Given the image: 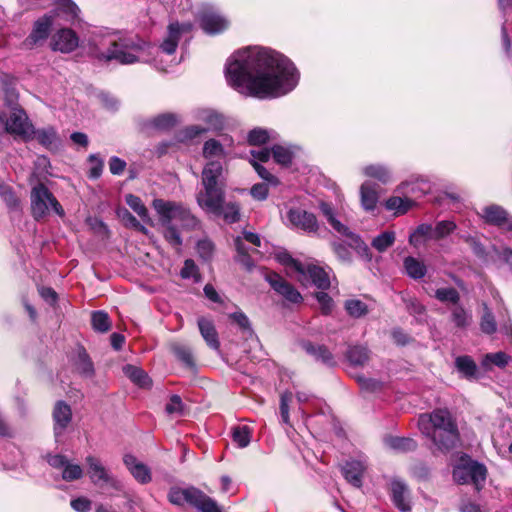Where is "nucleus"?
I'll list each match as a JSON object with an SVG mask.
<instances>
[{"instance_id":"nucleus-1","label":"nucleus","mask_w":512,"mask_h":512,"mask_svg":"<svg viewBox=\"0 0 512 512\" xmlns=\"http://www.w3.org/2000/svg\"><path fill=\"white\" fill-rule=\"evenodd\" d=\"M225 74L236 91L261 100L289 94L300 78L290 59L260 46L246 47L232 54L226 62Z\"/></svg>"},{"instance_id":"nucleus-2","label":"nucleus","mask_w":512,"mask_h":512,"mask_svg":"<svg viewBox=\"0 0 512 512\" xmlns=\"http://www.w3.org/2000/svg\"><path fill=\"white\" fill-rule=\"evenodd\" d=\"M91 53L101 61H116L122 65L147 62L152 46L138 36L115 38L112 35L93 38Z\"/></svg>"},{"instance_id":"nucleus-3","label":"nucleus","mask_w":512,"mask_h":512,"mask_svg":"<svg viewBox=\"0 0 512 512\" xmlns=\"http://www.w3.org/2000/svg\"><path fill=\"white\" fill-rule=\"evenodd\" d=\"M418 427L441 451L454 449L460 441L457 424L447 409H435L429 414H421Z\"/></svg>"},{"instance_id":"nucleus-4","label":"nucleus","mask_w":512,"mask_h":512,"mask_svg":"<svg viewBox=\"0 0 512 512\" xmlns=\"http://www.w3.org/2000/svg\"><path fill=\"white\" fill-rule=\"evenodd\" d=\"M152 207L159 217L160 224L164 227L165 240L173 248L179 250L182 245V237L174 222L179 223L183 228H194L198 223L197 219L187 207L179 202L154 199Z\"/></svg>"},{"instance_id":"nucleus-5","label":"nucleus","mask_w":512,"mask_h":512,"mask_svg":"<svg viewBox=\"0 0 512 512\" xmlns=\"http://www.w3.org/2000/svg\"><path fill=\"white\" fill-rule=\"evenodd\" d=\"M201 184L196 196L198 205L210 214L220 211L225 200V169L214 163L204 166Z\"/></svg>"},{"instance_id":"nucleus-6","label":"nucleus","mask_w":512,"mask_h":512,"mask_svg":"<svg viewBox=\"0 0 512 512\" xmlns=\"http://www.w3.org/2000/svg\"><path fill=\"white\" fill-rule=\"evenodd\" d=\"M168 500L174 505L188 503L199 512H221L215 500L195 487H172L168 492Z\"/></svg>"},{"instance_id":"nucleus-7","label":"nucleus","mask_w":512,"mask_h":512,"mask_svg":"<svg viewBox=\"0 0 512 512\" xmlns=\"http://www.w3.org/2000/svg\"><path fill=\"white\" fill-rule=\"evenodd\" d=\"M31 214L35 220L46 217L53 210L60 217L64 216V210L55 196L43 184L33 186L30 194Z\"/></svg>"},{"instance_id":"nucleus-8","label":"nucleus","mask_w":512,"mask_h":512,"mask_svg":"<svg viewBox=\"0 0 512 512\" xmlns=\"http://www.w3.org/2000/svg\"><path fill=\"white\" fill-rule=\"evenodd\" d=\"M200 27L206 34L215 35L224 32L230 24L228 18L217 7L203 3L196 12Z\"/></svg>"},{"instance_id":"nucleus-9","label":"nucleus","mask_w":512,"mask_h":512,"mask_svg":"<svg viewBox=\"0 0 512 512\" xmlns=\"http://www.w3.org/2000/svg\"><path fill=\"white\" fill-rule=\"evenodd\" d=\"M487 470L482 464L470 459H462L461 463L453 470V478L458 484L473 482L476 489L480 490L485 479Z\"/></svg>"},{"instance_id":"nucleus-10","label":"nucleus","mask_w":512,"mask_h":512,"mask_svg":"<svg viewBox=\"0 0 512 512\" xmlns=\"http://www.w3.org/2000/svg\"><path fill=\"white\" fill-rule=\"evenodd\" d=\"M232 145L233 139L228 136H223L221 140L209 139L205 141L202 148V156L206 160L205 166L214 163L224 168L223 164L228 154L226 148Z\"/></svg>"},{"instance_id":"nucleus-11","label":"nucleus","mask_w":512,"mask_h":512,"mask_svg":"<svg viewBox=\"0 0 512 512\" xmlns=\"http://www.w3.org/2000/svg\"><path fill=\"white\" fill-rule=\"evenodd\" d=\"M287 220L291 228L308 234H315L319 229L316 216L300 208H290L287 212Z\"/></svg>"},{"instance_id":"nucleus-12","label":"nucleus","mask_w":512,"mask_h":512,"mask_svg":"<svg viewBox=\"0 0 512 512\" xmlns=\"http://www.w3.org/2000/svg\"><path fill=\"white\" fill-rule=\"evenodd\" d=\"M49 46L55 52L68 54L78 48L79 37L74 30L61 28L51 36Z\"/></svg>"},{"instance_id":"nucleus-13","label":"nucleus","mask_w":512,"mask_h":512,"mask_svg":"<svg viewBox=\"0 0 512 512\" xmlns=\"http://www.w3.org/2000/svg\"><path fill=\"white\" fill-rule=\"evenodd\" d=\"M53 431L55 441L61 443L64 434L72 421L71 407L64 401H57L53 408Z\"/></svg>"},{"instance_id":"nucleus-14","label":"nucleus","mask_w":512,"mask_h":512,"mask_svg":"<svg viewBox=\"0 0 512 512\" xmlns=\"http://www.w3.org/2000/svg\"><path fill=\"white\" fill-rule=\"evenodd\" d=\"M85 462L87 465V473L93 484L99 486L107 484L113 488H118L119 482L108 472L100 459L95 456L88 455L85 458Z\"/></svg>"},{"instance_id":"nucleus-15","label":"nucleus","mask_w":512,"mask_h":512,"mask_svg":"<svg viewBox=\"0 0 512 512\" xmlns=\"http://www.w3.org/2000/svg\"><path fill=\"white\" fill-rule=\"evenodd\" d=\"M53 21V16L48 14L37 19L33 24L31 33L25 39L24 45L28 48L43 45L51 33Z\"/></svg>"},{"instance_id":"nucleus-16","label":"nucleus","mask_w":512,"mask_h":512,"mask_svg":"<svg viewBox=\"0 0 512 512\" xmlns=\"http://www.w3.org/2000/svg\"><path fill=\"white\" fill-rule=\"evenodd\" d=\"M192 24L191 23H179V22H172L169 24L167 29V35L161 42L159 49L161 52L172 55L175 53L178 43L182 37L183 34L189 33L192 30Z\"/></svg>"},{"instance_id":"nucleus-17","label":"nucleus","mask_w":512,"mask_h":512,"mask_svg":"<svg viewBox=\"0 0 512 512\" xmlns=\"http://www.w3.org/2000/svg\"><path fill=\"white\" fill-rule=\"evenodd\" d=\"M265 279L273 290L281 295L285 300L294 304L302 302L303 297L298 290L279 274L268 273L266 274Z\"/></svg>"},{"instance_id":"nucleus-18","label":"nucleus","mask_w":512,"mask_h":512,"mask_svg":"<svg viewBox=\"0 0 512 512\" xmlns=\"http://www.w3.org/2000/svg\"><path fill=\"white\" fill-rule=\"evenodd\" d=\"M380 199L379 186L366 180L359 187V202L361 208L369 214L375 215Z\"/></svg>"},{"instance_id":"nucleus-19","label":"nucleus","mask_w":512,"mask_h":512,"mask_svg":"<svg viewBox=\"0 0 512 512\" xmlns=\"http://www.w3.org/2000/svg\"><path fill=\"white\" fill-rule=\"evenodd\" d=\"M32 128L26 113L21 109L14 110L7 118V133L20 136L24 140L32 139Z\"/></svg>"},{"instance_id":"nucleus-20","label":"nucleus","mask_w":512,"mask_h":512,"mask_svg":"<svg viewBox=\"0 0 512 512\" xmlns=\"http://www.w3.org/2000/svg\"><path fill=\"white\" fill-rule=\"evenodd\" d=\"M46 460L50 466L56 469H62V479L65 481H75L83 476L82 467L78 464H71L63 455L48 454Z\"/></svg>"},{"instance_id":"nucleus-21","label":"nucleus","mask_w":512,"mask_h":512,"mask_svg":"<svg viewBox=\"0 0 512 512\" xmlns=\"http://www.w3.org/2000/svg\"><path fill=\"white\" fill-rule=\"evenodd\" d=\"M360 172L364 177L373 179L382 185L390 184L394 180L393 170L384 163L367 164L360 169Z\"/></svg>"},{"instance_id":"nucleus-22","label":"nucleus","mask_w":512,"mask_h":512,"mask_svg":"<svg viewBox=\"0 0 512 512\" xmlns=\"http://www.w3.org/2000/svg\"><path fill=\"white\" fill-rule=\"evenodd\" d=\"M253 159L250 161L252 166L254 167L257 174L266 181V184L277 186L279 184V180L277 177L272 175L265 167H263L260 162H266L270 158V151L265 148H259L257 150L250 151Z\"/></svg>"},{"instance_id":"nucleus-23","label":"nucleus","mask_w":512,"mask_h":512,"mask_svg":"<svg viewBox=\"0 0 512 512\" xmlns=\"http://www.w3.org/2000/svg\"><path fill=\"white\" fill-rule=\"evenodd\" d=\"M321 290H326L330 287V279L325 270L319 266L308 264L305 265V274H298V281L306 285L308 281Z\"/></svg>"},{"instance_id":"nucleus-24","label":"nucleus","mask_w":512,"mask_h":512,"mask_svg":"<svg viewBox=\"0 0 512 512\" xmlns=\"http://www.w3.org/2000/svg\"><path fill=\"white\" fill-rule=\"evenodd\" d=\"M123 462L132 476L141 484H147L151 481V471L147 465L139 461L135 456L127 454Z\"/></svg>"},{"instance_id":"nucleus-25","label":"nucleus","mask_w":512,"mask_h":512,"mask_svg":"<svg viewBox=\"0 0 512 512\" xmlns=\"http://www.w3.org/2000/svg\"><path fill=\"white\" fill-rule=\"evenodd\" d=\"M201 118L205 122L206 126L193 125L186 129V133L189 137H196L209 130H218L222 127V118L219 114L213 111L203 112Z\"/></svg>"},{"instance_id":"nucleus-26","label":"nucleus","mask_w":512,"mask_h":512,"mask_svg":"<svg viewBox=\"0 0 512 512\" xmlns=\"http://www.w3.org/2000/svg\"><path fill=\"white\" fill-rule=\"evenodd\" d=\"M390 491L393 504L402 512L409 511L410 501L407 485L399 479H394L391 481Z\"/></svg>"},{"instance_id":"nucleus-27","label":"nucleus","mask_w":512,"mask_h":512,"mask_svg":"<svg viewBox=\"0 0 512 512\" xmlns=\"http://www.w3.org/2000/svg\"><path fill=\"white\" fill-rule=\"evenodd\" d=\"M454 365L461 378L468 381H475L480 378L479 368L471 356H457Z\"/></svg>"},{"instance_id":"nucleus-28","label":"nucleus","mask_w":512,"mask_h":512,"mask_svg":"<svg viewBox=\"0 0 512 512\" xmlns=\"http://www.w3.org/2000/svg\"><path fill=\"white\" fill-rule=\"evenodd\" d=\"M481 216L487 223L504 228L510 220L507 211L495 204L484 207Z\"/></svg>"},{"instance_id":"nucleus-29","label":"nucleus","mask_w":512,"mask_h":512,"mask_svg":"<svg viewBox=\"0 0 512 512\" xmlns=\"http://www.w3.org/2000/svg\"><path fill=\"white\" fill-rule=\"evenodd\" d=\"M198 328L206 344L213 350H219L220 342L213 322L205 317L198 318Z\"/></svg>"},{"instance_id":"nucleus-30","label":"nucleus","mask_w":512,"mask_h":512,"mask_svg":"<svg viewBox=\"0 0 512 512\" xmlns=\"http://www.w3.org/2000/svg\"><path fill=\"white\" fill-rule=\"evenodd\" d=\"M370 477L367 457L362 452L354 451V487H362L364 481Z\"/></svg>"},{"instance_id":"nucleus-31","label":"nucleus","mask_w":512,"mask_h":512,"mask_svg":"<svg viewBox=\"0 0 512 512\" xmlns=\"http://www.w3.org/2000/svg\"><path fill=\"white\" fill-rule=\"evenodd\" d=\"M303 350L312 356L316 361L327 366L334 365V358L330 351L324 345H315L309 341L302 343Z\"/></svg>"},{"instance_id":"nucleus-32","label":"nucleus","mask_w":512,"mask_h":512,"mask_svg":"<svg viewBox=\"0 0 512 512\" xmlns=\"http://www.w3.org/2000/svg\"><path fill=\"white\" fill-rule=\"evenodd\" d=\"M414 205V201L407 197L390 196L384 202L387 211L393 213L394 216L406 214Z\"/></svg>"},{"instance_id":"nucleus-33","label":"nucleus","mask_w":512,"mask_h":512,"mask_svg":"<svg viewBox=\"0 0 512 512\" xmlns=\"http://www.w3.org/2000/svg\"><path fill=\"white\" fill-rule=\"evenodd\" d=\"M33 138H36L37 141L47 149L53 150L58 148L59 137L56 130L51 126L36 131L32 129V139Z\"/></svg>"},{"instance_id":"nucleus-34","label":"nucleus","mask_w":512,"mask_h":512,"mask_svg":"<svg viewBox=\"0 0 512 512\" xmlns=\"http://www.w3.org/2000/svg\"><path fill=\"white\" fill-rule=\"evenodd\" d=\"M511 361V356L505 352L499 351L496 353H487L483 356L481 360V368L488 372L493 369V367L504 368Z\"/></svg>"},{"instance_id":"nucleus-35","label":"nucleus","mask_w":512,"mask_h":512,"mask_svg":"<svg viewBox=\"0 0 512 512\" xmlns=\"http://www.w3.org/2000/svg\"><path fill=\"white\" fill-rule=\"evenodd\" d=\"M55 9L67 21L79 18L80 9L72 0H53Z\"/></svg>"},{"instance_id":"nucleus-36","label":"nucleus","mask_w":512,"mask_h":512,"mask_svg":"<svg viewBox=\"0 0 512 512\" xmlns=\"http://www.w3.org/2000/svg\"><path fill=\"white\" fill-rule=\"evenodd\" d=\"M220 211L213 212L212 214L217 217H222L227 223H236L240 220V206L235 201L226 202L220 205Z\"/></svg>"},{"instance_id":"nucleus-37","label":"nucleus","mask_w":512,"mask_h":512,"mask_svg":"<svg viewBox=\"0 0 512 512\" xmlns=\"http://www.w3.org/2000/svg\"><path fill=\"white\" fill-rule=\"evenodd\" d=\"M451 321L455 327L459 329H466L473 322L472 313L471 311L466 310L462 305L458 304L451 309Z\"/></svg>"},{"instance_id":"nucleus-38","label":"nucleus","mask_w":512,"mask_h":512,"mask_svg":"<svg viewBox=\"0 0 512 512\" xmlns=\"http://www.w3.org/2000/svg\"><path fill=\"white\" fill-rule=\"evenodd\" d=\"M435 239L434 227L430 224H420L409 236V243L414 247H418L423 241Z\"/></svg>"},{"instance_id":"nucleus-39","label":"nucleus","mask_w":512,"mask_h":512,"mask_svg":"<svg viewBox=\"0 0 512 512\" xmlns=\"http://www.w3.org/2000/svg\"><path fill=\"white\" fill-rule=\"evenodd\" d=\"M123 373L139 387L146 388L150 386V378L141 368L137 366L127 364L123 367Z\"/></svg>"},{"instance_id":"nucleus-40","label":"nucleus","mask_w":512,"mask_h":512,"mask_svg":"<svg viewBox=\"0 0 512 512\" xmlns=\"http://www.w3.org/2000/svg\"><path fill=\"white\" fill-rule=\"evenodd\" d=\"M385 445L396 452L413 451L417 447V443L412 438L390 436L385 439Z\"/></svg>"},{"instance_id":"nucleus-41","label":"nucleus","mask_w":512,"mask_h":512,"mask_svg":"<svg viewBox=\"0 0 512 512\" xmlns=\"http://www.w3.org/2000/svg\"><path fill=\"white\" fill-rule=\"evenodd\" d=\"M75 367L78 373L85 378L94 376V365L84 349L78 351Z\"/></svg>"},{"instance_id":"nucleus-42","label":"nucleus","mask_w":512,"mask_h":512,"mask_svg":"<svg viewBox=\"0 0 512 512\" xmlns=\"http://www.w3.org/2000/svg\"><path fill=\"white\" fill-rule=\"evenodd\" d=\"M404 269L407 275L413 279H421L427 272L425 264L412 256L404 259Z\"/></svg>"},{"instance_id":"nucleus-43","label":"nucleus","mask_w":512,"mask_h":512,"mask_svg":"<svg viewBox=\"0 0 512 512\" xmlns=\"http://www.w3.org/2000/svg\"><path fill=\"white\" fill-rule=\"evenodd\" d=\"M126 204L135 212L137 215L149 225H153V221L149 217L148 210L142 200L133 194H128L125 197Z\"/></svg>"},{"instance_id":"nucleus-44","label":"nucleus","mask_w":512,"mask_h":512,"mask_svg":"<svg viewBox=\"0 0 512 512\" xmlns=\"http://www.w3.org/2000/svg\"><path fill=\"white\" fill-rule=\"evenodd\" d=\"M170 350L174 354V356L182 362V364L188 368H193L195 366L194 364V358L192 355V352L189 347L181 344V343H172L170 345Z\"/></svg>"},{"instance_id":"nucleus-45","label":"nucleus","mask_w":512,"mask_h":512,"mask_svg":"<svg viewBox=\"0 0 512 512\" xmlns=\"http://www.w3.org/2000/svg\"><path fill=\"white\" fill-rule=\"evenodd\" d=\"M320 210L323 215L326 217L329 224L333 227V229L340 235H348L349 227L343 225L339 220H337L334 216L332 207L326 203L322 202L320 204Z\"/></svg>"},{"instance_id":"nucleus-46","label":"nucleus","mask_w":512,"mask_h":512,"mask_svg":"<svg viewBox=\"0 0 512 512\" xmlns=\"http://www.w3.org/2000/svg\"><path fill=\"white\" fill-rule=\"evenodd\" d=\"M479 325L484 334L492 335L497 331L495 316L486 304H483V314Z\"/></svg>"},{"instance_id":"nucleus-47","label":"nucleus","mask_w":512,"mask_h":512,"mask_svg":"<svg viewBox=\"0 0 512 512\" xmlns=\"http://www.w3.org/2000/svg\"><path fill=\"white\" fill-rule=\"evenodd\" d=\"M395 239L396 234L394 231H384L372 240L371 245L378 252H385L394 244Z\"/></svg>"},{"instance_id":"nucleus-48","label":"nucleus","mask_w":512,"mask_h":512,"mask_svg":"<svg viewBox=\"0 0 512 512\" xmlns=\"http://www.w3.org/2000/svg\"><path fill=\"white\" fill-rule=\"evenodd\" d=\"M435 298L442 303H451L454 306L459 304L460 294L453 287L438 288L435 291Z\"/></svg>"},{"instance_id":"nucleus-49","label":"nucleus","mask_w":512,"mask_h":512,"mask_svg":"<svg viewBox=\"0 0 512 512\" xmlns=\"http://www.w3.org/2000/svg\"><path fill=\"white\" fill-rule=\"evenodd\" d=\"M277 260L288 268L291 272H296L297 274L304 275L305 274V265L295 260L289 253L280 252L276 256Z\"/></svg>"},{"instance_id":"nucleus-50","label":"nucleus","mask_w":512,"mask_h":512,"mask_svg":"<svg viewBox=\"0 0 512 512\" xmlns=\"http://www.w3.org/2000/svg\"><path fill=\"white\" fill-rule=\"evenodd\" d=\"M345 236L347 237V240H336L333 242V250L341 261L349 262L351 255L350 231L348 232V235Z\"/></svg>"},{"instance_id":"nucleus-51","label":"nucleus","mask_w":512,"mask_h":512,"mask_svg":"<svg viewBox=\"0 0 512 512\" xmlns=\"http://www.w3.org/2000/svg\"><path fill=\"white\" fill-rule=\"evenodd\" d=\"M117 214L126 227L133 228L143 234H148L147 228L142 225L127 209H119Z\"/></svg>"},{"instance_id":"nucleus-52","label":"nucleus","mask_w":512,"mask_h":512,"mask_svg":"<svg viewBox=\"0 0 512 512\" xmlns=\"http://www.w3.org/2000/svg\"><path fill=\"white\" fill-rule=\"evenodd\" d=\"M0 197L3 199L9 209L14 211L20 210V201L10 186L4 183H0Z\"/></svg>"},{"instance_id":"nucleus-53","label":"nucleus","mask_w":512,"mask_h":512,"mask_svg":"<svg viewBox=\"0 0 512 512\" xmlns=\"http://www.w3.org/2000/svg\"><path fill=\"white\" fill-rule=\"evenodd\" d=\"M375 308L376 302L371 298L354 299V318L363 317Z\"/></svg>"},{"instance_id":"nucleus-54","label":"nucleus","mask_w":512,"mask_h":512,"mask_svg":"<svg viewBox=\"0 0 512 512\" xmlns=\"http://www.w3.org/2000/svg\"><path fill=\"white\" fill-rule=\"evenodd\" d=\"M232 438L233 441L240 448H245L249 445L251 441V431L247 426H237L232 430Z\"/></svg>"},{"instance_id":"nucleus-55","label":"nucleus","mask_w":512,"mask_h":512,"mask_svg":"<svg viewBox=\"0 0 512 512\" xmlns=\"http://www.w3.org/2000/svg\"><path fill=\"white\" fill-rule=\"evenodd\" d=\"M275 162L281 165H288L292 161L293 154L287 147L281 145H274L270 151Z\"/></svg>"},{"instance_id":"nucleus-56","label":"nucleus","mask_w":512,"mask_h":512,"mask_svg":"<svg viewBox=\"0 0 512 512\" xmlns=\"http://www.w3.org/2000/svg\"><path fill=\"white\" fill-rule=\"evenodd\" d=\"M92 326L98 332H107L110 329L111 323L107 313L103 311H96L92 314Z\"/></svg>"},{"instance_id":"nucleus-57","label":"nucleus","mask_w":512,"mask_h":512,"mask_svg":"<svg viewBox=\"0 0 512 512\" xmlns=\"http://www.w3.org/2000/svg\"><path fill=\"white\" fill-rule=\"evenodd\" d=\"M90 168L88 170V177L91 179H98L103 172L104 161L99 157L98 154H91L88 157Z\"/></svg>"},{"instance_id":"nucleus-58","label":"nucleus","mask_w":512,"mask_h":512,"mask_svg":"<svg viewBox=\"0 0 512 512\" xmlns=\"http://www.w3.org/2000/svg\"><path fill=\"white\" fill-rule=\"evenodd\" d=\"M270 138V132L263 128L252 129L247 136V140L251 145L265 144Z\"/></svg>"},{"instance_id":"nucleus-59","label":"nucleus","mask_w":512,"mask_h":512,"mask_svg":"<svg viewBox=\"0 0 512 512\" xmlns=\"http://www.w3.org/2000/svg\"><path fill=\"white\" fill-rule=\"evenodd\" d=\"M154 128L159 130H167L176 123V117L173 114H161L152 120Z\"/></svg>"},{"instance_id":"nucleus-60","label":"nucleus","mask_w":512,"mask_h":512,"mask_svg":"<svg viewBox=\"0 0 512 512\" xmlns=\"http://www.w3.org/2000/svg\"><path fill=\"white\" fill-rule=\"evenodd\" d=\"M165 411L169 415L182 416L184 414V404L178 395H172L166 404Z\"/></svg>"},{"instance_id":"nucleus-61","label":"nucleus","mask_w":512,"mask_h":512,"mask_svg":"<svg viewBox=\"0 0 512 512\" xmlns=\"http://www.w3.org/2000/svg\"><path fill=\"white\" fill-rule=\"evenodd\" d=\"M456 229V224L453 221L444 220L440 221L434 227L435 240L442 239L448 236Z\"/></svg>"},{"instance_id":"nucleus-62","label":"nucleus","mask_w":512,"mask_h":512,"mask_svg":"<svg viewBox=\"0 0 512 512\" xmlns=\"http://www.w3.org/2000/svg\"><path fill=\"white\" fill-rule=\"evenodd\" d=\"M315 298L320 306L322 314L328 315L334 307L333 299L324 291L315 293Z\"/></svg>"},{"instance_id":"nucleus-63","label":"nucleus","mask_w":512,"mask_h":512,"mask_svg":"<svg viewBox=\"0 0 512 512\" xmlns=\"http://www.w3.org/2000/svg\"><path fill=\"white\" fill-rule=\"evenodd\" d=\"M293 394L290 391H285L280 397V414L282 422L289 424V404L292 401Z\"/></svg>"},{"instance_id":"nucleus-64","label":"nucleus","mask_w":512,"mask_h":512,"mask_svg":"<svg viewBox=\"0 0 512 512\" xmlns=\"http://www.w3.org/2000/svg\"><path fill=\"white\" fill-rule=\"evenodd\" d=\"M197 252L199 256L204 260H209L212 256L214 245L208 239H202L197 242Z\"/></svg>"}]
</instances>
